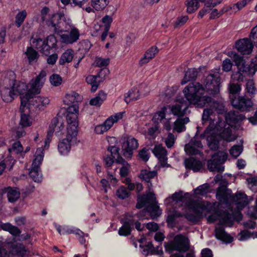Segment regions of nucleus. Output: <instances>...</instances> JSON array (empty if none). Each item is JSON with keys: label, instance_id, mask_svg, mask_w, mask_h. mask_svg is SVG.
<instances>
[{"label": "nucleus", "instance_id": "1", "mask_svg": "<svg viewBox=\"0 0 257 257\" xmlns=\"http://www.w3.org/2000/svg\"><path fill=\"white\" fill-rule=\"evenodd\" d=\"M214 113L212 109L206 108L203 111L202 120H210L208 126L200 138L206 140L208 147L212 150H216L219 147L220 142L223 140L226 142L234 141L236 136L233 134L230 127H236L239 121L243 119V116L237 115L235 112H230L225 116L226 124L224 122L218 120L214 122Z\"/></svg>", "mask_w": 257, "mask_h": 257}, {"label": "nucleus", "instance_id": "2", "mask_svg": "<svg viewBox=\"0 0 257 257\" xmlns=\"http://www.w3.org/2000/svg\"><path fill=\"white\" fill-rule=\"evenodd\" d=\"M47 73L45 70L41 71L35 79L29 84L16 81L13 72H9L10 78H5L1 86V92L3 100L6 102L12 101L18 95L20 96L21 106L20 110L23 111L24 107L36 94H39L44 82Z\"/></svg>", "mask_w": 257, "mask_h": 257}, {"label": "nucleus", "instance_id": "3", "mask_svg": "<svg viewBox=\"0 0 257 257\" xmlns=\"http://www.w3.org/2000/svg\"><path fill=\"white\" fill-rule=\"evenodd\" d=\"M191 195L188 193H184L182 191L176 192L171 196H169L164 201V203L167 207V222L169 225L172 227L175 224V220L177 218L185 215L187 219L190 221H194L197 216L200 217L207 214L212 213L213 205L208 202H189L185 205V212L182 213L177 211L172 208L177 203L184 202L187 199L191 198Z\"/></svg>", "mask_w": 257, "mask_h": 257}, {"label": "nucleus", "instance_id": "4", "mask_svg": "<svg viewBox=\"0 0 257 257\" xmlns=\"http://www.w3.org/2000/svg\"><path fill=\"white\" fill-rule=\"evenodd\" d=\"M78 107L74 105L68 108L66 115L67 127L65 138L60 140L57 145L59 154L67 156L70 152L72 146L77 142L78 126Z\"/></svg>", "mask_w": 257, "mask_h": 257}, {"label": "nucleus", "instance_id": "5", "mask_svg": "<svg viewBox=\"0 0 257 257\" xmlns=\"http://www.w3.org/2000/svg\"><path fill=\"white\" fill-rule=\"evenodd\" d=\"M185 97L180 96L188 104V106L192 104L197 107L202 108L207 103L211 101V98L205 94V88L199 82H192L187 85L183 90Z\"/></svg>", "mask_w": 257, "mask_h": 257}, {"label": "nucleus", "instance_id": "6", "mask_svg": "<svg viewBox=\"0 0 257 257\" xmlns=\"http://www.w3.org/2000/svg\"><path fill=\"white\" fill-rule=\"evenodd\" d=\"M229 56L232 58L237 67V71L232 74L231 81H242L246 76H252L257 71V55L249 64L242 56L231 53Z\"/></svg>", "mask_w": 257, "mask_h": 257}, {"label": "nucleus", "instance_id": "7", "mask_svg": "<svg viewBox=\"0 0 257 257\" xmlns=\"http://www.w3.org/2000/svg\"><path fill=\"white\" fill-rule=\"evenodd\" d=\"M188 108V103L185 101L184 99L180 96L176 99L174 104L172 105V106H169V110L174 115L178 117L174 122V130L179 133L185 131V124L189 121L188 117H184L187 113Z\"/></svg>", "mask_w": 257, "mask_h": 257}, {"label": "nucleus", "instance_id": "8", "mask_svg": "<svg viewBox=\"0 0 257 257\" xmlns=\"http://www.w3.org/2000/svg\"><path fill=\"white\" fill-rule=\"evenodd\" d=\"M138 208L147 207V211H143L137 214V217L140 219L146 218L145 213H149L153 218L157 217L162 213V210L157 204L155 195L152 192H148L146 195L138 197L136 205ZM146 218L147 217L146 216Z\"/></svg>", "mask_w": 257, "mask_h": 257}, {"label": "nucleus", "instance_id": "9", "mask_svg": "<svg viewBox=\"0 0 257 257\" xmlns=\"http://www.w3.org/2000/svg\"><path fill=\"white\" fill-rule=\"evenodd\" d=\"M230 193L231 191L226 190L225 187H220L217 191V198L220 202H224L231 199L238 210L242 209L248 203L249 201L247 196L244 193L238 192L232 197L230 195Z\"/></svg>", "mask_w": 257, "mask_h": 257}, {"label": "nucleus", "instance_id": "10", "mask_svg": "<svg viewBox=\"0 0 257 257\" xmlns=\"http://www.w3.org/2000/svg\"><path fill=\"white\" fill-rule=\"evenodd\" d=\"M57 39L53 35L49 36L44 40L34 37L30 40V44L33 47L46 55L50 53L51 50L57 49Z\"/></svg>", "mask_w": 257, "mask_h": 257}, {"label": "nucleus", "instance_id": "11", "mask_svg": "<svg viewBox=\"0 0 257 257\" xmlns=\"http://www.w3.org/2000/svg\"><path fill=\"white\" fill-rule=\"evenodd\" d=\"M28 252L25 246L22 243L13 244L0 237V257H9L10 252L13 254L23 257Z\"/></svg>", "mask_w": 257, "mask_h": 257}, {"label": "nucleus", "instance_id": "12", "mask_svg": "<svg viewBox=\"0 0 257 257\" xmlns=\"http://www.w3.org/2000/svg\"><path fill=\"white\" fill-rule=\"evenodd\" d=\"M44 157V150L43 148H38L34 155V158L29 172L30 177L36 182H40L42 179L40 166L43 160Z\"/></svg>", "mask_w": 257, "mask_h": 257}, {"label": "nucleus", "instance_id": "13", "mask_svg": "<svg viewBox=\"0 0 257 257\" xmlns=\"http://www.w3.org/2000/svg\"><path fill=\"white\" fill-rule=\"evenodd\" d=\"M165 250L169 253L176 250L179 252H185L189 248V241L187 237L182 234L175 236L173 240L165 244Z\"/></svg>", "mask_w": 257, "mask_h": 257}, {"label": "nucleus", "instance_id": "14", "mask_svg": "<svg viewBox=\"0 0 257 257\" xmlns=\"http://www.w3.org/2000/svg\"><path fill=\"white\" fill-rule=\"evenodd\" d=\"M75 26L73 25L71 19L65 17L64 15L59 14V18L54 21L51 27L56 33L59 35L63 32H68L69 30Z\"/></svg>", "mask_w": 257, "mask_h": 257}, {"label": "nucleus", "instance_id": "15", "mask_svg": "<svg viewBox=\"0 0 257 257\" xmlns=\"http://www.w3.org/2000/svg\"><path fill=\"white\" fill-rule=\"evenodd\" d=\"M220 77L219 72H211L206 77L204 85L210 94L218 93L220 90Z\"/></svg>", "mask_w": 257, "mask_h": 257}, {"label": "nucleus", "instance_id": "16", "mask_svg": "<svg viewBox=\"0 0 257 257\" xmlns=\"http://www.w3.org/2000/svg\"><path fill=\"white\" fill-rule=\"evenodd\" d=\"M227 154L223 151H219L213 155L212 159L208 161V168L210 171L221 172L223 171L224 167L222 164L226 160Z\"/></svg>", "mask_w": 257, "mask_h": 257}, {"label": "nucleus", "instance_id": "17", "mask_svg": "<svg viewBox=\"0 0 257 257\" xmlns=\"http://www.w3.org/2000/svg\"><path fill=\"white\" fill-rule=\"evenodd\" d=\"M124 111L116 113L109 117L102 124L97 125L94 128L96 134L100 135L109 130L114 123L117 122L119 120L122 119L125 114Z\"/></svg>", "mask_w": 257, "mask_h": 257}, {"label": "nucleus", "instance_id": "18", "mask_svg": "<svg viewBox=\"0 0 257 257\" xmlns=\"http://www.w3.org/2000/svg\"><path fill=\"white\" fill-rule=\"evenodd\" d=\"M138 140L135 138L129 136L123 138L122 143V152L123 155L127 159H131L134 150L139 147Z\"/></svg>", "mask_w": 257, "mask_h": 257}, {"label": "nucleus", "instance_id": "19", "mask_svg": "<svg viewBox=\"0 0 257 257\" xmlns=\"http://www.w3.org/2000/svg\"><path fill=\"white\" fill-rule=\"evenodd\" d=\"M207 219L209 222H218L220 225H225L228 226L232 225L233 220L232 215L225 211L213 212L207 216Z\"/></svg>", "mask_w": 257, "mask_h": 257}, {"label": "nucleus", "instance_id": "20", "mask_svg": "<svg viewBox=\"0 0 257 257\" xmlns=\"http://www.w3.org/2000/svg\"><path fill=\"white\" fill-rule=\"evenodd\" d=\"M149 90V88L146 85H142L139 89L134 88L125 94L124 100L127 103L133 100H137L148 94Z\"/></svg>", "mask_w": 257, "mask_h": 257}, {"label": "nucleus", "instance_id": "21", "mask_svg": "<svg viewBox=\"0 0 257 257\" xmlns=\"http://www.w3.org/2000/svg\"><path fill=\"white\" fill-rule=\"evenodd\" d=\"M231 103L234 107L241 111H248L253 106L251 99L245 96L231 99Z\"/></svg>", "mask_w": 257, "mask_h": 257}, {"label": "nucleus", "instance_id": "22", "mask_svg": "<svg viewBox=\"0 0 257 257\" xmlns=\"http://www.w3.org/2000/svg\"><path fill=\"white\" fill-rule=\"evenodd\" d=\"M48 132H51L52 135L55 133L58 137H61L64 133L65 136L66 129H65V125L62 119L54 118L51 121Z\"/></svg>", "mask_w": 257, "mask_h": 257}, {"label": "nucleus", "instance_id": "23", "mask_svg": "<svg viewBox=\"0 0 257 257\" xmlns=\"http://www.w3.org/2000/svg\"><path fill=\"white\" fill-rule=\"evenodd\" d=\"M35 94L33 98L27 103L30 107L31 105L34 106L39 110H44L50 104V99L46 96H38L36 97Z\"/></svg>", "mask_w": 257, "mask_h": 257}, {"label": "nucleus", "instance_id": "24", "mask_svg": "<svg viewBox=\"0 0 257 257\" xmlns=\"http://www.w3.org/2000/svg\"><path fill=\"white\" fill-rule=\"evenodd\" d=\"M203 148L201 142L197 140L196 137L193 138L190 142L185 146L186 154L193 155L200 154Z\"/></svg>", "mask_w": 257, "mask_h": 257}, {"label": "nucleus", "instance_id": "25", "mask_svg": "<svg viewBox=\"0 0 257 257\" xmlns=\"http://www.w3.org/2000/svg\"><path fill=\"white\" fill-rule=\"evenodd\" d=\"M41 16L42 21L50 28L54 21L59 18V14L51 13L50 9L46 7L41 10Z\"/></svg>", "mask_w": 257, "mask_h": 257}, {"label": "nucleus", "instance_id": "26", "mask_svg": "<svg viewBox=\"0 0 257 257\" xmlns=\"http://www.w3.org/2000/svg\"><path fill=\"white\" fill-rule=\"evenodd\" d=\"M235 46L238 51L243 55L250 54L253 47L251 42L247 38L239 40L236 42Z\"/></svg>", "mask_w": 257, "mask_h": 257}, {"label": "nucleus", "instance_id": "27", "mask_svg": "<svg viewBox=\"0 0 257 257\" xmlns=\"http://www.w3.org/2000/svg\"><path fill=\"white\" fill-rule=\"evenodd\" d=\"M83 99L82 96L79 94L78 93L75 91H71L68 93H67L63 98V103L65 105H71V106L76 105L79 108L78 105L76 104L78 102H81ZM69 106L67 108L70 107ZM67 110L66 111V114L67 113Z\"/></svg>", "mask_w": 257, "mask_h": 257}, {"label": "nucleus", "instance_id": "28", "mask_svg": "<svg viewBox=\"0 0 257 257\" xmlns=\"http://www.w3.org/2000/svg\"><path fill=\"white\" fill-rule=\"evenodd\" d=\"M68 34L60 35L61 41L66 44H72L76 42L79 38L80 33L77 28L74 27L69 30Z\"/></svg>", "mask_w": 257, "mask_h": 257}, {"label": "nucleus", "instance_id": "29", "mask_svg": "<svg viewBox=\"0 0 257 257\" xmlns=\"http://www.w3.org/2000/svg\"><path fill=\"white\" fill-rule=\"evenodd\" d=\"M153 153L155 156L158 158L161 164L163 167H167V151L161 145H156Z\"/></svg>", "mask_w": 257, "mask_h": 257}, {"label": "nucleus", "instance_id": "30", "mask_svg": "<svg viewBox=\"0 0 257 257\" xmlns=\"http://www.w3.org/2000/svg\"><path fill=\"white\" fill-rule=\"evenodd\" d=\"M108 151L111 152L112 157L106 156L104 159V164L107 169L112 166L114 162V160L117 161L119 156L117 147L113 146L109 147Z\"/></svg>", "mask_w": 257, "mask_h": 257}, {"label": "nucleus", "instance_id": "31", "mask_svg": "<svg viewBox=\"0 0 257 257\" xmlns=\"http://www.w3.org/2000/svg\"><path fill=\"white\" fill-rule=\"evenodd\" d=\"M159 50L156 46L151 47L145 52L143 57L140 59L139 64L141 65H143L148 63L156 56Z\"/></svg>", "mask_w": 257, "mask_h": 257}, {"label": "nucleus", "instance_id": "32", "mask_svg": "<svg viewBox=\"0 0 257 257\" xmlns=\"http://www.w3.org/2000/svg\"><path fill=\"white\" fill-rule=\"evenodd\" d=\"M29 109L30 107L27 105L23 112L20 110L21 115L20 124L22 127H28L32 124L33 119L28 114Z\"/></svg>", "mask_w": 257, "mask_h": 257}, {"label": "nucleus", "instance_id": "33", "mask_svg": "<svg viewBox=\"0 0 257 257\" xmlns=\"http://www.w3.org/2000/svg\"><path fill=\"white\" fill-rule=\"evenodd\" d=\"M215 232L216 237L223 242L230 243L233 241V237L230 234L227 233L224 231V228L221 226H216Z\"/></svg>", "mask_w": 257, "mask_h": 257}, {"label": "nucleus", "instance_id": "34", "mask_svg": "<svg viewBox=\"0 0 257 257\" xmlns=\"http://www.w3.org/2000/svg\"><path fill=\"white\" fill-rule=\"evenodd\" d=\"M55 227L61 235L65 233H75L80 236L84 235V233L78 228H74L68 226L62 227L60 225L57 224L55 225Z\"/></svg>", "mask_w": 257, "mask_h": 257}, {"label": "nucleus", "instance_id": "35", "mask_svg": "<svg viewBox=\"0 0 257 257\" xmlns=\"http://www.w3.org/2000/svg\"><path fill=\"white\" fill-rule=\"evenodd\" d=\"M142 253L146 255L149 254H156L158 255L161 256L163 253V251L161 247L157 246L155 248L152 242H149L146 246L144 247L142 250Z\"/></svg>", "mask_w": 257, "mask_h": 257}, {"label": "nucleus", "instance_id": "36", "mask_svg": "<svg viewBox=\"0 0 257 257\" xmlns=\"http://www.w3.org/2000/svg\"><path fill=\"white\" fill-rule=\"evenodd\" d=\"M185 165L186 168L192 169L194 172L199 171L202 166V164L200 161L196 160L193 158L186 159Z\"/></svg>", "mask_w": 257, "mask_h": 257}, {"label": "nucleus", "instance_id": "37", "mask_svg": "<svg viewBox=\"0 0 257 257\" xmlns=\"http://www.w3.org/2000/svg\"><path fill=\"white\" fill-rule=\"evenodd\" d=\"M34 48H35L31 44V46L27 47L26 51L25 52V58L29 64L36 62L39 56L38 52Z\"/></svg>", "mask_w": 257, "mask_h": 257}, {"label": "nucleus", "instance_id": "38", "mask_svg": "<svg viewBox=\"0 0 257 257\" xmlns=\"http://www.w3.org/2000/svg\"><path fill=\"white\" fill-rule=\"evenodd\" d=\"M106 97L107 94L106 93L103 91H99L95 97L90 100L89 104L91 105L99 107L106 99Z\"/></svg>", "mask_w": 257, "mask_h": 257}, {"label": "nucleus", "instance_id": "39", "mask_svg": "<svg viewBox=\"0 0 257 257\" xmlns=\"http://www.w3.org/2000/svg\"><path fill=\"white\" fill-rule=\"evenodd\" d=\"M74 57V51L70 49L66 50L61 56L59 63L60 65H64L72 61Z\"/></svg>", "mask_w": 257, "mask_h": 257}, {"label": "nucleus", "instance_id": "40", "mask_svg": "<svg viewBox=\"0 0 257 257\" xmlns=\"http://www.w3.org/2000/svg\"><path fill=\"white\" fill-rule=\"evenodd\" d=\"M157 174L156 171H151L150 169H144L141 171L140 178L147 182H150V180L154 178Z\"/></svg>", "mask_w": 257, "mask_h": 257}, {"label": "nucleus", "instance_id": "41", "mask_svg": "<svg viewBox=\"0 0 257 257\" xmlns=\"http://www.w3.org/2000/svg\"><path fill=\"white\" fill-rule=\"evenodd\" d=\"M197 71L195 68H190L185 74L183 79L181 81V84L184 85L189 81L194 80L197 76Z\"/></svg>", "mask_w": 257, "mask_h": 257}, {"label": "nucleus", "instance_id": "42", "mask_svg": "<svg viewBox=\"0 0 257 257\" xmlns=\"http://www.w3.org/2000/svg\"><path fill=\"white\" fill-rule=\"evenodd\" d=\"M7 192L8 200L10 202L16 201L20 197V192L17 188H8Z\"/></svg>", "mask_w": 257, "mask_h": 257}, {"label": "nucleus", "instance_id": "43", "mask_svg": "<svg viewBox=\"0 0 257 257\" xmlns=\"http://www.w3.org/2000/svg\"><path fill=\"white\" fill-rule=\"evenodd\" d=\"M108 3V0H91V6L96 11L103 10Z\"/></svg>", "mask_w": 257, "mask_h": 257}, {"label": "nucleus", "instance_id": "44", "mask_svg": "<svg viewBox=\"0 0 257 257\" xmlns=\"http://www.w3.org/2000/svg\"><path fill=\"white\" fill-rule=\"evenodd\" d=\"M97 75H90L86 77V82L91 85V91L93 92H95L98 88L99 82L97 81Z\"/></svg>", "mask_w": 257, "mask_h": 257}, {"label": "nucleus", "instance_id": "45", "mask_svg": "<svg viewBox=\"0 0 257 257\" xmlns=\"http://www.w3.org/2000/svg\"><path fill=\"white\" fill-rule=\"evenodd\" d=\"M209 192V185L207 183L202 184L194 189L195 196H204Z\"/></svg>", "mask_w": 257, "mask_h": 257}, {"label": "nucleus", "instance_id": "46", "mask_svg": "<svg viewBox=\"0 0 257 257\" xmlns=\"http://www.w3.org/2000/svg\"><path fill=\"white\" fill-rule=\"evenodd\" d=\"M239 236L238 240L240 241H245L250 238L254 239L257 238V232H251L244 230L239 233Z\"/></svg>", "mask_w": 257, "mask_h": 257}, {"label": "nucleus", "instance_id": "47", "mask_svg": "<svg viewBox=\"0 0 257 257\" xmlns=\"http://www.w3.org/2000/svg\"><path fill=\"white\" fill-rule=\"evenodd\" d=\"M23 151V147L20 142H16L13 144L9 149V152L11 156L21 153Z\"/></svg>", "mask_w": 257, "mask_h": 257}, {"label": "nucleus", "instance_id": "48", "mask_svg": "<svg viewBox=\"0 0 257 257\" xmlns=\"http://www.w3.org/2000/svg\"><path fill=\"white\" fill-rule=\"evenodd\" d=\"M169 106H172V105H169L167 107H164L161 110L158 111L155 114L153 117V120L155 122L159 123L165 118V112L167 109H169Z\"/></svg>", "mask_w": 257, "mask_h": 257}, {"label": "nucleus", "instance_id": "49", "mask_svg": "<svg viewBox=\"0 0 257 257\" xmlns=\"http://www.w3.org/2000/svg\"><path fill=\"white\" fill-rule=\"evenodd\" d=\"M133 224V221L130 220L125 222L118 230V234L121 236H127L131 233V225Z\"/></svg>", "mask_w": 257, "mask_h": 257}, {"label": "nucleus", "instance_id": "50", "mask_svg": "<svg viewBox=\"0 0 257 257\" xmlns=\"http://www.w3.org/2000/svg\"><path fill=\"white\" fill-rule=\"evenodd\" d=\"M188 13H192L198 9L199 6L197 0H187L185 2Z\"/></svg>", "mask_w": 257, "mask_h": 257}, {"label": "nucleus", "instance_id": "51", "mask_svg": "<svg viewBox=\"0 0 257 257\" xmlns=\"http://www.w3.org/2000/svg\"><path fill=\"white\" fill-rule=\"evenodd\" d=\"M27 16L26 10H23L18 13L15 17V24L17 27H20L24 22Z\"/></svg>", "mask_w": 257, "mask_h": 257}, {"label": "nucleus", "instance_id": "52", "mask_svg": "<svg viewBox=\"0 0 257 257\" xmlns=\"http://www.w3.org/2000/svg\"><path fill=\"white\" fill-rule=\"evenodd\" d=\"M150 158V153L149 150L144 148L138 152L137 159L144 162H147Z\"/></svg>", "mask_w": 257, "mask_h": 257}, {"label": "nucleus", "instance_id": "53", "mask_svg": "<svg viewBox=\"0 0 257 257\" xmlns=\"http://www.w3.org/2000/svg\"><path fill=\"white\" fill-rule=\"evenodd\" d=\"M242 143L240 145H234L230 150L229 152L230 155L236 158L238 157L242 152L243 147Z\"/></svg>", "mask_w": 257, "mask_h": 257}, {"label": "nucleus", "instance_id": "54", "mask_svg": "<svg viewBox=\"0 0 257 257\" xmlns=\"http://www.w3.org/2000/svg\"><path fill=\"white\" fill-rule=\"evenodd\" d=\"M248 187L254 193L257 192V176L251 177L246 179Z\"/></svg>", "mask_w": 257, "mask_h": 257}, {"label": "nucleus", "instance_id": "55", "mask_svg": "<svg viewBox=\"0 0 257 257\" xmlns=\"http://www.w3.org/2000/svg\"><path fill=\"white\" fill-rule=\"evenodd\" d=\"M246 90L248 94L251 95H254L257 93V90L252 80H248L247 81L246 84Z\"/></svg>", "mask_w": 257, "mask_h": 257}, {"label": "nucleus", "instance_id": "56", "mask_svg": "<svg viewBox=\"0 0 257 257\" xmlns=\"http://www.w3.org/2000/svg\"><path fill=\"white\" fill-rule=\"evenodd\" d=\"M129 192L123 186L120 187L116 191V195L120 199H124L129 196Z\"/></svg>", "mask_w": 257, "mask_h": 257}, {"label": "nucleus", "instance_id": "57", "mask_svg": "<svg viewBox=\"0 0 257 257\" xmlns=\"http://www.w3.org/2000/svg\"><path fill=\"white\" fill-rule=\"evenodd\" d=\"M50 82L53 86H59L62 82V77L58 74H54L49 78Z\"/></svg>", "mask_w": 257, "mask_h": 257}, {"label": "nucleus", "instance_id": "58", "mask_svg": "<svg viewBox=\"0 0 257 257\" xmlns=\"http://www.w3.org/2000/svg\"><path fill=\"white\" fill-rule=\"evenodd\" d=\"M103 30V27L98 23L95 24L91 30V35L94 37H97L101 34Z\"/></svg>", "mask_w": 257, "mask_h": 257}, {"label": "nucleus", "instance_id": "59", "mask_svg": "<svg viewBox=\"0 0 257 257\" xmlns=\"http://www.w3.org/2000/svg\"><path fill=\"white\" fill-rule=\"evenodd\" d=\"M2 162L5 166V168H8L9 170H11L13 168L15 160L14 159L13 157L11 155L5 159Z\"/></svg>", "mask_w": 257, "mask_h": 257}, {"label": "nucleus", "instance_id": "60", "mask_svg": "<svg viewBox=\"0 0 257 257\" xmlns=\"http://www.w3.org/2000/svg\"><path fill=\"white\" fill-rule=\"evenodd\" d=\"M109 63V59H103L100 57L96 58L94 62L95 66L99 67H105Z\"/></svg>", "mask_w": 257, "mask_h": 257}, {"label": "nucleus", "instance_id": "61", "mask_svg": "<svg viewBox=\"0 0 257 257\" xmlns=\"http://www.w3.org/2000/svg\"><path fill=\"white\" fill-rule=\"evenodd\" d=\"M113 21L112 17L110 16L106 15L103 17L101 20L102 23L104 24L103 29H106V31H109L111 24Z\"/></svg>", "mask_w": 257, "mask_h": 257}, {"label": "nucleus", "instance_id": "62", "mask_svg": "<svg viewBox=\"0 0 257 257\" xmlns=\"http://www.w3.org/2000/svg\"><path fill=\"white\" fill-rule=\"evenodd\" d=\"M228 89L230 93L232 94H236L241 90V86L238 83L230 82L228 86Z\"/></svg>", "mask_w": 257, "mask_h": 257}, {"label": "nucleus", "instance_id": "63", "mask_svg": "<svg viewBox=\"0 0 257 257\" xmlns=\"http://www.w3.org/2000/svg\"><path fill=\"white\" fill-rule=\"evenodd\" d=\"M188 20L187 16H183L178 17L174 23V27L176 28H179L184 25Z\"/></svg>", "mask_w": 257, "mask_h": 257}, {"label": "nucleus", "instance_id": "64", "mask_svg": "<svg viewBox=\"0 0 257 257\" xmlns=\"http://www.w3.org/2000/svg\"><path fill=\"white\" fill-rule=\"evenodd\" d=\"M158 133V128L155 126L149 128L146 136L148 139L151 140L155 138Z\"/></svg>", "mask_w": 257, "mask_h": 257}]
</instances>
